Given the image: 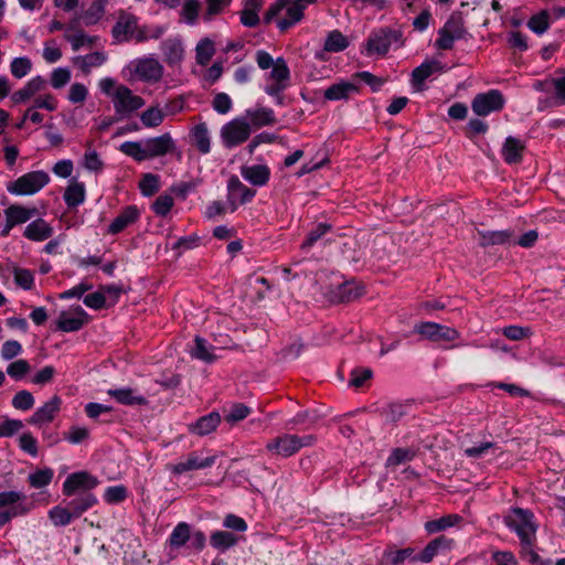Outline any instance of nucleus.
Wrapping results in <instances>:
<instances>
[{"label":"nucleus","instance_id":"nucleus-23","mask_svg":"<svg viewBox=\"0 0 565 565\" xmlns=\"http://www.w3.org/2000/svg\"><path fill=\"white\" fill-rule=\"evenodd\" d=\"M64 39L70 42L73 51H79L83 47L94 46L98 38L86 34L73 22L65 26Z\"/></svg>","mask_w":565,"mask_h":565},{"label":"nucleus","instance_id":"nucleus-58","mask_svg":"<svg viewBox=\"0 0 565 565\" xmlns=\"http://www.w3.org/2000/svg\"><path fill=\"white\" fill-rule=\"evenodd\" d=\"M127 498V488L124 486L108 487L104 493V500L109 504H118Z\"/></svg>","mask_w":565,"mask_h":565},{"label":"nucleus","instance_id":"nucleus-62","mask_svg":"<svg viewBox=\"0 0 565 565\" xmlns=\"http://www.w3.org/2000/svg\"><path fill=\"white\" fill-rule=\"evenodd\" d=\"M42 56L46 63L53 64L62 58V51L55 41H46L43 44Z\"/></svg>","mask_w":565,"mask_h":565},{"label":"nucleus","instance_id":"nucleus-29","mask_svg":"<svg viewBox=\"0 0 565 565\" xmlns=\"http://www.w3.org/2000/svg\"><path fill=\"white\" fill-rule=\"evenodd\" d=\"M6 271L13 276L15 285L23 290H31L34 286V274L30 269L19 267L14 264L1 271V276L6 277Z\"/></svg>","mask_w":565,"mask_h":565},{"label":"nucleus","instance_id":"nucleus-30","mask_svg":"<svg viewBox=\"0 0 565 565\" xmlns=\"http://www.w3.org/2000/svg\"><path fill=\"white\" fill-rule=\"evenodd\" d=\"M191 142L203 154L211 151V135L205 122L195 125L190 131Z\"/></svg>","mask_w":565,"mask_h":565},{"label":"nucleus","instance_id":"nucleus-18","mask_svg":"<svg viewBox=\"0 0 565 565\" xmlns=\"http://www.w3.org/2000/svg\"><path fill=\"white\" fill-rule=\"evenodd\" d=\"M175 142L170 134H163L158 137L145 140V150L147 159L162 157L167 153L173 152Z\"/></svg>","mask_w":565,"mask_h":565},{"label":"nucleus","instance_id":"nucleus-9","mask_svg":"<svg viewBox=\"0 0 565 565\" xmlns=\"http://www.w3.org/2000/svg\"><path fill=\"white\" fill-rule=\"evenodd\" d=\"M250 132L249 122L243 117H236L222 126L220 137L225 148H234L244 143Z\"/></svg>","mask_w":565,"mask_h":565},{"label":"nucleus","instance_id":"nucleus-5","mask_svg":"<svg viewBox=\"0 0 565 565\" xmlns=\"http://www.w3.org/2000/svg\"><path fill=\"white\" fill-rule=\"evenodd\" d=\"M50 182V175L43 170L31 171L7 184V191L15 196H29L41 191Z\"/></svg>","mask_w":565,"mask_h":565},{"label":"nucleus","instance_id":"nucleus-17","mask_svg":"<svg viewBox=\"0 0 565 565\" xmlns=\"http://www.w3.org/2000/svg\"><path fill=\"white\" fill-rule=\"evenodd\" d=\"M216 456H202L199 452H191L181 458L172 466V472L181 475L192 470H202L212 467L215 463Z\"/></svg>","mask_w":565,"mask_h":565},{"label":"nucleus","instance_id":"nucleus-3","mask_svg":"<svg viewBox=\"0 0 565 565\" xmlns=\"http://www.w3.org/2000/svg\"><path fill=\"white\" fill-rule=\"evenodd\" d=\"M504 524L514 532L523 544L530 545L535 539L537 524L530 510L512 508L504 515Z\"/></svg>","mask_w":565,"mask_h":565},{"label":"nucleus","instance_id":"nucleus-14","mask_svg":"<svg viewBox=\"0 0 565 565\" xmlns=\"http://www.w3.org/2000/svg\"><path fill=\"white\" fill-rule=\"evenodd\" d=\"M289 77L290 72L286 61L281 57L275 60V65L266 77L268 84L265 86V92L271 96L279 94L288 86Z\"/></svg>","mask_w":565,"mask_h":565},{"label":"nucleus","instance_id":"nucleus-63","mask_svg":"<svg viewBox=\"0 0 565 565\" xmlns=\"http://www.w3.org/2000/svg\"><path fill=\"white\" fill-rule=\"evenodd\" d=\"M174 204V200L169 194H161L154 201L152 209L157 215H167Z\"/></svg>","mask_w":565,"mask_h":565},{"label":"nucleus","instance_id":"nucleus-53","mask_svg":"<svg viewBox=\"0 0 565 565\" xmlns=\"http://www.w3.org/2000/svg\"><path fill=\"white\" fill-rule=\"evenodd\" d=\"M82 166L90 172H100L104 167V162L99 158L96 150L88 148L82 159Z\"/></svg>","mask_w":565,"mask_h":565},{"label":"nucleus","instance_id":"nucleus-7","mask_svg":"<svg viewBox=\"0 0 565 565\" xmlns=\"http://www.w3.org/2000/svg\"><path fill=\"white\" fill-rule=\"evenodd\" d=\"M402 32L399 30L380 29L369 36L366 54L369 56H383L390 49H397L402 46Z\"/></svg>","mask_w":565,"mask_h":565},{"label":"nucleus","instance_id":"nucleus-24","mask_svg":"<svg viewBox=\"0 0 565 565\" xmlns=\"http://www.w3.org/2000/svg\"><path fill=\"white\" fill-rule=\"evenodd\" d=\"M62 399L58 396H53L44 405L38 408L30 418V424L43 425L52 422L56 414L60 412Z\"/></svg>","mask_w":565,"mask_h":565},{"label":"nucleus","instance_id":"nucleus-4","mask_svg":"<svg viewBox=\"0 0 565 565\" xmlns=\"http://www.w3.org/2000/svg\"><path fill=\"white\" fill-rule=\"evenodd\" d=\"M286 11V17L277 20V26L280 31H286L296 23L300 22L303 18L305 8L299 0H278L267 10L265 20L271 21L282 10Z\"/></svg>","mask_w":565,"mask_h":565},{"label":"nucleus","instance_id":"nucleus-41","mask_svg":"<svg viewBox=\"0 0 565 565\" xmlns=\"http://www.w3.org/2000/svg\"><path fill=\"white\" fill-rule=\"evenodd\" d=\"M215 54V44L210 38L201 39L195 46V60L199 65L205 66Z\"/></svg>","mask_w":565,"mask_h":565},{"label":"nucleus","instance_id":"nucleus-61","mask_svg":"<svg viewBox=\"0 0 565 565\" xmlns=\"http://www.w3.org/2000/svg\"><path fill=\"white\" fill-rule=\"evenodd\" d=\"M12 405L20 411L31 409L34 405V397L29 391H20L13 396Z\"/></svg>","mask_w":565,"mask_h":565},{"label":"nucleus","instance_id":"nucleus-22","mask_svg":"<svg viewBox=\"0 0 565 565\" xmlns=\"http://www.w3.org/2000/svg\"><path fill=\"white\" fill-rule=\"evenodd\" d=\"M161 51L166 63L173 67L180 65L184 58V46L180 38H169L161 43Z\"/></svg>","mask_w":565,"mask_h":565},{"label":"nucleus","instance_id":"nucleus-33","mask_svg":"<svg viewBox=\"0 0 565 565\" xmlns=\"http://www.w3.org/2000/svg\"><path fill=\"white\" fill-rule=\"evenodd\" d=\"M524 152V143L522 140L508 137L502 147V157L509 164L519 163Z\"/></svg>","mask_w":565,"mask_h":565},{"label":"nucleus","instance_id":"nucleus-56","mask_svg":"<svg viewBox=\"0 0 565 565\" xmlns=\"http://www.w3.org/2000/svg\"><path fill=\"white\" fill-rule=\"evenodd\" d=\"M53 478V470L50 468L38 470L29 476V482L33 488L46 487Z\"/></svg>","mask_w":565,"mask_h":565},{"label":"nucleus","instance_id":"nucleus-28","mask_svg":"<svg viewBox=\"0 0 565 565\" xmlns=\"http://www.w3.org/2000/svg\"><path fill=\"white\" fill-rule=\"evenodd\" d=\"M349 46V40L340 31L333 30L328 33L323 50L316 53L319 60H326L324 53L327 52H342Z\"/></svg>","mask_w":565,"mask_h":565},{"label":"nucleus","instance_id":"nucleus-51","mask_svg":"<svg viewBox=\"0 0 565 565\" xmlns=\"http://www.w3.org/2000/svg\"><path fill=\"white\" fill-rule=\"evenodd\" d=\"M415 456V452L409 448H396L392 451L386 460L387 468H394L398 465L411 461Z\"/></svg>","mask_w":565,"mask_h":565},{"label":"nucleus","instance_id":"nucleus-31","mask_svg":"<svg viewBox=\"0 0 565 565\" xmlns=\"http://www.w3.org/2000/svg\"><path fill=\"white\" fill-rule=\"evenodd\" d=\"M35 207H25L19 204H12L4 210V217L11 225L24 224L36 214Z\"/></svg>","mask_w":565,"mask_h":565},{"label":"nucleus","instance_id":"nucleus-54","mask_svg":"<svg viewBox=\"0 0 565 565\" xmlns=\"http://www.w3.org/2000/svg\"><path fill=\"white\" fill-rule=\"evenodd\" d=\"M250 413L249 407L244 404H233L225 409V420L230 424H235L245 419Z\"/></svg>","mask_w":565,"mask_h":565},{"label":"nucleus","instance_id":"nucleus-21","mask_svg":"<svg viewBox=\"0 0 565 565\" xmlns=\"http://www.w3.org/2000/svg\"><path fill=\"white\" fill-rule=\"evenodd\" d=\"M108 61V55L104 51H95L85 55H77L72 58V63L83 74L88 75L94 68L103 66Z\"/></svg>","mask_w":565,"mask_h":565},{"label":"nucleus","instance_id":"nucleus-47","mask_svg":"<svg viewBox=\"0 0 565 565\" xmlns=\"http://www.w3.org/2000/svg\"><path fill=\"white\" fill-rule=\"evenodd\" d=\"M97 503V499L94 494L86 492L79 498L70 502V508L75 518L82 515L85 511L89 510Z\"/></svg>","mask_w":565,"mask_h":565},{"label":"nucleus","instance_id":"nucleus-25","mask_svg":"<svg viewBox=\"0 0 565 565\" xmlns=\"http://www.w3.org/2000/svg\"><path fill=\"white\" fill-rule=\"evenodd\" d=\"M45 85L46 82L43 76H33L20 89L14 92L11 98L15 104L25 103L32 97H36L38 94L45 87Z\"/></svg>","mask_w":565,"mask_h":565},{"label":"nucleus","instance_id":"nucleus-44","mask_svg":"<svg viewBox=\"0 0 565 565\" xmlns=\"http://www.w3.org/2000/svg\"><path fill=\"white\" fill-rule=\"evenodd\" d=\"M211 545L218 551H226L236 545L237 536L225 531H215L210 537Z\"/></svg>","mask_w":565,"mask_h":565},{"label":"nucleus","instance_id":"nucleus-32","mask_svg":"<svg viewBox=\"0 0 565 565\" xmlns=\"http://www.w3.org/2000/svg\"><path fill=\"white\" fill-rule=\"evenodd\" d=\"M53 234V228L49 225L46 221L43 218H38L24 228L23 235L33 242H42L51 237Z\"/></svg>","mask_w":565,"mask_h":565},{"label":"nucleus","instance_id":"nucleus-6","mask_svg":"<svg viewBox=\"0 0 565 565\" xmlns=\"http://www.w3.org/2000/svg\"><path fill=\"white\" fill-rule=\"evenodd\" d=\"M26 497L20 491L0 492V527L12 519L25 515L31 511V505L25 502Z\"/></svg>","mask_w":565,"mask_h":565},{"label":"nucleus","instance_id":"nucleus-55","mask_svg":"<svg viewBox=\"0 0 565 565\" xmlns=\"http://www.w3.org/2000/svg\"><path fill=\"white\" fill-rule=\"evenodd\" d=\"M72 77V73L66 67H56L50 74V83L54 89L64 87Z\"/></svg>","mask_w":565,"mask_h":565},{"label":"nucleus","instance_id":"nucleus-64","mask_svg":"<svg viewBox=\"0 0 565 565\" xmlns=\"http://www.w3.org/2000/svg\"><path fill=\"white\" fill-rule=\"evenodd\" d=\"M88 96L87 87L82 83H74L71 85L67 94V99L73 104L84 103Z\"/></svg>","mask_w":565,"mask_h":565},{"label":"nucleus","instance_id":"nucleus-26","mask_svg":"<svg viewBox=\"0 0 565 565\" xmlns=\"http://www.w3.org/2000/svg\"><path fill=\"white\" fill-rule=\"evenodd\" d=\"M139 210L136 206H127L117 215L108 226V233L118 234L134 224L139 217Z\"/></svg>","mask_w":565,"mask_h":565},{"label":"nucleus","instance_id":"nucleus-27","mask_svg":"<svg viewBox=\"0 0 565 565\" xmlns=\"http://www.w3.org/2000/svg\"><path fill=\"white\" fill-rule=\"evenodd\" d=\"M243 118L256 128L273 125L276 120L273 109L267 107L249 108L245 111Z\"/></svg>","mask_w":565,"mask_h":565},{"label":"nucleus","instance_id":"nucleus-15","mask_svg":"<svg viewBox=\"0 0 565 565\" xmlns=\"http://www.w3.org/2000/svg\"><path fill=\"white\" fill-rule=\"evenodd\" d=\"M504 105V98L499 90L491 89L483 94H478L471 104L472 110L478 116H488L492 111L500 110Z\"/></svg>","mask_w":565,"mask_h":565},{"label":"nucleus","instance_id":"nucleus-10","mask_svg":"<svg viewBox=\"0 0 565 565\" xmlns=\"http://www.w3.org/2000/svg\"><path fill=\"white\" fill-rule=\"evenodd\" d=\"M312 443L313 437L310 435L303 437L296 435H284L269 441L266 447L271 454L282 457H290L299 451L302 447L309 446Z\"/></svg>","mask_w":565,"mask_h":565},{"label":"nucleus","instance_id":"nucleus-60","mask_svg":"<svg viewBox=\"0 0 565 565\" xmlns=\"http://www.w3.org/2000/svg\"><path fill=\"white\" fill-rule=\"evenodd\" d=\"M200 2L198 0H186L183 3L181 15L188 24H194L199 15Z\"/></svg>","mask_w":565,"mask_h":565},{"label":"nucleus","instance_id":"nucleus-57","mask_svg":"<svg viewBox=\"0 0 565 565\" xmlns=\"http://www.w3.org/2000/svg\"><path fill=\"white\" fill-rule=\"evenodd\" d=\"M31 371V365L26 360L20 359L10 363L7 367V373L14 380H21Z\"/></svg>","mask_w":565,"mask_h":565},{"label":"nucleus","instance_id":"nucleus-52","mask_svg":"<svg viewBox=\"0 0 565 565\" xmlns=\"http://www.w3.org/2000/svg\"><path fill=\"white\" fill-rule=\"evenodd\" d=\"M105 12L106 8L93 2L90 7L82 13L81 19L85 25H94L103 19Z\"/></svg>","mask_w":565,"mask_h":565},{"label":"nucleus","instance_id":"nucleus-35","mask_svg":"<svg viewBox=\"0 0 565 565\" xmlns=\"http://www.w3.org/2000/svg\"><path fill=\"white\" fill-rule=\"evenodd\" d=\"M444 71V65L439 61H426L422 63L418 67L413 71L412 81L415 86H419L426 81L429 76L435 73H439Z\"/></svg>","mask_w":565,"mask_h":565},{"label":"nucleus","instance_id":"nucleus-8","mask_svg":"<svg viewBox=\"0 0 565 565\" xmlns=\"http://www.w3.org/2000/svg\"><path fill=\"white\" fill-rule=\"evenodd\" d=\"M414 332L419 334L422 339L436 343L452 342L460 338V332L457 329L433 321L416 323Z\"/></svg>","mask_w":565,"mask_h":565},{"label":"nucleus","instance_id":"nucleus-48","mask_svg":"<svg viewBox=\"0 0 565 565\" xmlns=\"http://www.w3.org/2000/svg\"><path fill=\"white\" fill-rule=\"evenodd\" d=\"M479 242L482 246L503 244L509 241L510 233L507 231L478 232Z\"/></svg>","mask_w":565,"mask_h":565},{"label":"nucleus","instance_id":"nucleus-1","mask_svg":"<svg viewBox=\"0 0 565 565\" xmlns=\"http://www.w3.org/2000/svg\"><path fill=\"white\" fill-rule=\"evenodd\" d=\"M102 94L111 98L117 114L124 115L138 110L145 105V100L132 90L118 84L113 77H103L97 83Z\"/></svg>","mask_w":565,"mask_h":565},{"label":"nucleus","instance_id":"nucleus-43","mask_svg":"<svg viewBox=\"0 0 565 565\" xmlns=\"http://www.w3.org/2000/svg\"><path fill=\"white\" fill-rule=\"evenodd\" d=\"M551 25V15L548 11L542 10L532 15L527 21V28L535 34H544Z\"/></svg>","mask_w":565,"mask_h":565},{"label":"nucleus","instance_id":"nucleus-16","mask_svg":"<svg viewBox=\"0 0 565 565\" xmlns=\"http://www.w3.org/2000/svg\"><path fill=\"white\" fill-rule=\"evenodd\" d=\"M97 483V479L86 471L74 472L65 479L63 483V493L68 497L79 491L86 493L94 489Z\"/></svg>","mask_w":565,"mask_h":565},{"label":"nucleus","instance_id":"nucleus-46","mask_svg":"<svg viewBox=\"0 0 565 565\" xmlns=\"http://www.w3.org/2000/svg\"><path fill=\"white\" fill-rule=\"evenodd\" d=\"M460 518L457 514L444 515L440 519L431 520L425 523V530L433 534L445 531L459 522Z\"/></svg>","mask_w":565,"mask_h":565},{"label":"nucleus","instance_id":"nucleus-19","mask_svg":"<svg viewBox=\"0 0 565 565\" xmlns=\"http://www.w3.org/2000/svg\"><path fill=\"white\" fill-rule=\"evenodd\" d=\"M177 111L178 109L173 108L172 104H166L164 106L156 104L142 111L140 121L147 128H156L162 124L166 116L173 115Z\"/></svg>","mask_w":565,"mask_h":565},{"label":"nucleus","instance_id":"nucleus-2","mask_svg":"<svg viewBox=\"0 0 565 565\" xmlns=\"http://www.w3.org/2000/svg\"><path fill=\"white\" fill-rule=\"evenodd\" d=\"M121 75L130 82L140 81L154 84L162 78L163 66L158 60L150 56L135 58L122 67Z\"/></svg>","mask_w":565,"mask_h":565},{"label":"nucleus","instance_id":"nucleus-39","mask_svg":"<svg viewBox=\"0 0 565 565\" xmlns=\"http://www.w3.org/2000/svg\"><path fill=\"white\" fill-rule=\"evenodd\" d=\"M190 354L192 358L207 363L213 362L216 359L213 347L201 337H196L194 339V345L190 350Z\"/></svg>","mask_w":565,"mask_h":565},{"label":"nucleus","instance_id":"nucleus-49","mask_svg":"<svg viewBox=\"0 0 565 565\" xmlns=\"http://www.w3.org/2000/svg\"><path fill=\"white\" fill-rule=\"evenodd\" d=\"M49 518L55 526H65L75 518L72 510L56 505L49 511Z\"/></svg>","mask_w":565,"mask_h":565},{"label":"nucleus","instance_id":"nucleus-11","mask_svg":"<svg viewBox=\"0 0 565 565\" xmlns=\"http://www.w3.org/2000/svg\"><path fill=\"white\" fill-rule=\"evenodd\" d=\"M361 85L353 75L350 78H340L328 86L322 95L328 102H347L360 94Z\"/></svg>","mask_w":565,"mask_h":565},{"label":"nucleus","instance_id":"nucleus-12","mask_svg":"<svg viewBox=\"0 0 565 565\" xmlns=\"http://www.w3.org/2000/svg\"><path fill=\"white\" fill-rule=\"evenodd\" d=\"M88 322V313L81 306H72L58 313L55 326L62 332H76Z\"/></svg>","mask_w":565,"mask_h":565},{"label":"nucleus","instance_id":"nucleus-20","mask_svg":"<svg viewBox=\"0 0 565 565\" xmlns=\"http://www.w3.org/2000/svg\"><path fill=\"white\" fill-rule=\"evenodd\" d=\"M137 18L130 13L120 11L116 24L113 28V36L117 41H128L137 30Z\"/></svg>","mask_w":565,"mask_h":565},{"label":"nucleus","instance_id":"nucleus-59","mask_svg":"<svg viewBox=\"0 0 565 565\" xmlns=\"http://www.w3.org/2000/svg\"><path fill=\"white\" fill-rule=\"evenodd\" d=\"M446 540L444 537H438L434 541H431L424 551L415 557V559H418L424 563L430 562L434 556L437 554L438 550L445 545Z\"/></svg>","mask_w":565,"mask_h":565},{"label":"nucleus","instance_id":"nucleus-45","mask_svg":"<svg viewBox=\"0 0 565 565\" xmlns=\"http://www.w3.org/2000/svg\"><path fill=\"white\" fill-rule=\"evenodd\" d=\"M33 68V63L28 56H18L10 62V73L14 78L21 79L28 76Z\"/></svg>","mask_w":565,"mask_h":565},{"label":"nucleus","instance_id":"nucleus-40","mask_svg":"<svg viewBox=\"0 0 565 565\" xmlns=\"http://www.w3.org/2000/svg\"><path fill=\"white\" fill-rule=\"evenodd\" d=\"M190 525L185 522H180L172 530L169 539L168 546L171 551L182 547L190 540Z\"/></svg>","mask_w":565,"mask_h":565},{"label":"nucleus","instance_id":"nucleus-42","mask_svg":"<svg viewBox=\"0 0 565 565\" xmlns=\"http://www.w3.org/2000/svg\"><path fill=\"white\" fill-rule=\"evenodd\" d=\"M220 422V414L213 412L201 417L193 426H191V430L198 435L204 436L213 431L218 426Z\"/></svg>","mask_w":565,"mask_h":565},{"label":"nucleus","instance_id":"nucleus-34","mask_svg":"<svg viewBox=\"0 0 565 565\" xmlns=\"http://www.w3.org/2000/svg\"><path fill=\"white\" fill-rule=\"evenodd\" d=\"M108 395L122 405H143L147 402L141 394L129 387L108 390Z\"/></svg>","mask_w":565,"mask_h":565},{"label":"nucleus","instance_id":"nucleus-36","mask_svg":"<svg viewBox=\"0 0 565 565\" xmlns=\"http://www.w3.org/2000/svg\"><path fill=\"white\" fill-rule=\"evenodd\" d=\"M86 189L83 182L71 180L65 189L63 199L67 206H78L85 201Z\"/></svg>","mask_w":565,"mask_h":565},{"label":"nucleus","instance_id":"nucleus-37","mask_svg":"<svg viewBox=\"0 0 565 565\" xmlns=\"http://www.w3.org/2000/svg\"><path fill=\"white\" fill-rule=\"evenodd\" d=\"M269 169L264 164H254L242 169L243 178L254 185H264L269 179Z\"/></svg>","mask_w":565,"mask_h":565},{"label":"nucleus","instance_id":"nucleus-13","mask_svg":"<svg viewBox=\"0 0 565 565\" xmlns=\"http://www.w3.org/2000/svg\"><path fill=\"white\" fill-rule=\"evenodd\" d=\"M465 26L460 15H451L444 26L438 31L436 47L440 50H450L455 41L463 38Z\"/></svg>","mask_w":565,"mask_h":565},{"label":"nucleus","instance_id":"nucleus-38","mask_svg":"<svg viewBox=\"0 0 565 565\" xmlns=\"http://www.w3.org/2000/svg\"><path fill=\"white\" fill-rule=\"evenodd\" d=\"M498 447L492 441H481L463 448V454L471 459H486L495 455Z\"/></svg>","mask_w":565,"mask_h":565},{"label":"nucleus","instance_id":"nucleus-50","mask_svg":"<svg viewBox=\"0 0 565 565\" xmlns=\"http://www.w3.org/2000/svg\"><path fill=\"white\" fill-rule=\"evenodd\" d=\"M119 150L137 161L147 160L145 142L125 141L120 145Z\"/></svg>","mask_w":565,"mask_h":565}]
</instances>
